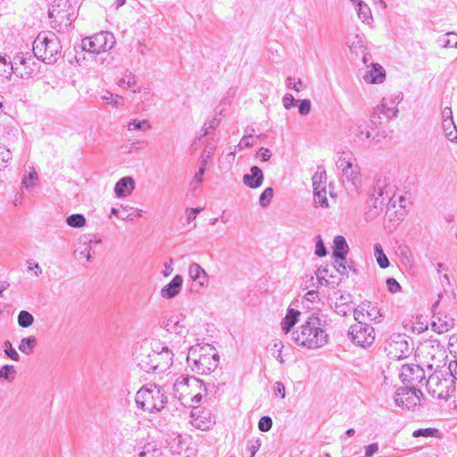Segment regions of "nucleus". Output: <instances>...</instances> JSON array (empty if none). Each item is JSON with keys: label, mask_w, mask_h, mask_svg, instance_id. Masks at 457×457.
I'll return each instance as SVG.
<instances>
[{"label": "nucleus", "mask_w": 457, "mask_h": 457, "mask_svg": "<svg viewBox=\"0 0 457 457\" xmlns=\"http://www.w3.org/2000/svg\"><path fill=\"white\" fill-rule=\"evenodd\" d=\"M368 308L369 303H365V302H362L360 305L353 309V317L354 320L357 321L356 324L369 325L366 322V320H368L366 315Z\"/></svg>", "instance_id": "b1692460"}, {"label": "nucleus", "mask_w": 457, "mask_h": 457, "mask_svg": "<svg viewBox=\"0 0 457 457\" xmlns=\"http://www.w3.org/2000/svg\"><path fill=\"white\" fill-rule=\"evenodd\" d=\"M273 195H274V190L272 187H267L266 189H264V191L261 194V195L259 197L260 205L263 208L267 207L270 204V201L273 198Z\"/></svg>", "instance_id": "ea45409f"}, {"label": "nucleus", "mask_w": 457, "mask_h": 457, "mask_svg": "<svg viewBox=\"0 0 457 457\" xmlns=\"http://www.w3.org/2000/svg\"><path fill=\"white\" fill-rule=\"evenodd\" d=\"M442 126L447 139L452 142L457 141V128L453 120L442 121Z\"/></svg>", "instance_id": "bb28decb"}, {"label": "nucleus", "mask_w": 457, "mask_h": 457, "mask_svg": "<svg viewBox=\"0 0 457 457\" xmlns=\"http://www.w3.org/2000/svg\"><path fill=\"white\" fill-rule=\"evenodd\" d=\"M136 403L145 411H159L167 403V396L161 386L151 385L150 387H142L137 391Z\"/></svg>", "instance_id": "39448f33"}, {"label": "nucleus", "mask_w": 457, "mask_h": 457, "mask_svg": "<svg viewBox=\"0 0 457 457\" xmlns=\"http://www.w3.org/2000/svg\"><path fill=\"white\" fill-rule=\"evenodd\" d=\"M183 285V277L176 275L166 286L161 290V295L165 299H172L181 290Z\"/></svg>", "instance_id": "ddd939ff"}, {"label": "nucleus", "mask_w": 457, "mask_h": 457, "mask_svg": "<svg viewBox=\"0 0 457 457\" xmlns=\"http://www.w3.org/2000/svg\"><path fill=\"white\" fill-rule=\"evenodd\" d=\"M223 385L224 384L215 385L213 382H207L206 384H204V392H205L206 395L208 394V392H210L214 396H216L220 393V387Z\"/></svg>", "instance_id": "3c124183"}, {"label": "nucleus", "mask_w": 457, "mask_h": 457, "mask_svg": "<svg viewBox=\"0 0 457 457\" xmlns=\"http://www.w3.org/2000/svg\"><path fill=\"white\" fill-rule=\"evenodd\" d=\"M206 168L204 167H199L198 171L194 176L192 184L200 185L204 181V174L205 172Z\"/></svg>", "instance_id": "0e129e2a"}, {"label": "nucleus", "mask_w": 457, "mask_h": 457, "mask_svg": "<svg viewBox=\"0 0 457 457\" xmlns=\"http://www.w3.org/2000/svg\"><path fill=\"white\" fill-rule=\"evenodd\" d=\"M422 393L413 386L398 388L395 393V403L397 406L408 410L420 404Z\"/></svg>", "instance_id": "6e6552de"}, {"label": "nucleus", "mask_w": 457, "mask_h": 457, "mask_svg": "<svg viewBox=\"0 0 457 457\" xmlns=\"http://www.w3.org/2000/svg\"><path fill=\"white\" fill-rule=\"evenodd\" d=\"M439 42L443 47H457V34L454 32H448L440 37Z\"/></svg>", "instance_id": "c9c22d12"}, {"label": "nucleus", "mask_w": 457, "mask_h": 457, "mask_svg": "<svg viewBox=\"0 0 457 457\" xmlns=\"http://www.w3.org/2000/svg\"><path fill=\"white\" fill-rule=\"evenodd\" d=\"M12 157V154L9 149L0 145V167L7 162Z\"/></svg>", "instance_id": "bf43d9fd"}, {"label": "nucleus", "mask_w": 457, "mask_h": 457, "mask_svg": "<svg viewBox=\"0 0 457 457\" xmlns=\"http://www.w3.org/2000/svg\"><path fill=\"white\" fill-rule=\"evenodd\" d=\"M387 289L391 293H396L401 290V285L394 278H388L386 281Z\"/></svg>", "instance_id": "5fc2aeb1"}, {"label": "nucleus", "mask_w": 457, "mask_h": 457, "mask_svg": "<svg viewBox=\"0 0 457 457\" xmlns=\"http://www.w3.org/2000/svg\"><path fill=\"white\" fill-rule=\"evenodd\" d=\"M18 325L22 328H27L34 323L33 315L28 311H21L17 318Z\"/></svg>", "instance_id": "2f4dec72"}, {"label": "nucleus", "mask_w": 457, "mask_h": 457, "mask_svg": "<svg viewBox=\"0 0 457 457\" xmlns=\"http://www.w3.org/2000/svg\"><path fill=\"white\" fill-rule=\"evenodd\" d=\"M327 183V173L323 167L319 166L318 170L312 176V187L313 191L319 190L320 188L326 189Z\"/></svg>", "instance_id": "5701e85b"}, {"label": "nucleus", "mask_w": 457, "mask_h": 457, "mask_svg": "<svg viewBox=\"0 0 457 457\" xmlns=\"http://www.w3.org/2000/svg\"><path fill=\"white\" fill-rule=\"evenodd\" d=\"M345 260L335 259V262H334V265H333L334 268L341 275H346L347 274V266L345 263Z\"/></svg>", "instance_id": "6e6d98bb"}, {"label": "nucleus", "mask_w": 457, "mask_h": 457, "mask_svg": "<svg viewBox=\"0 0 457 457\" xmlns=\"http://www.w3.org/2000/svg\"><path fill=\"white\" fill-rule=\"evenodd\" d=\"M272 390L275 395L280 396L281 399L286 397V388L282 382L277 381L272 386Z\"/></svg>", "instance_id": "603ef678"}, {"label": "nucleus", "mask_w": 457, "mask_h": 457, "mask_svg": "<svg viewBox=\"0 0 457 457\" xmlns=\"http://www.w3.org/2000/svg\"><path fill=\"white\" fill-rule=\"evenodd\" d=\"M300 314L301 312L297 310L291 308L287 310L286 317L283 319L281 322L282 330L286 334H287L292 329V328L296 324Z\"/></svg>", "instance_id": "aec40b11"}, {"label": "nucleus", "mask_w": 457, "mask_h": 457, "mask_svg": "<svg viewBox=\"0 0 457 457\" xmlns=\"http://www.w3.org/2000/svg\"><path fill=\"white\" fill-rule=\"evenodd\" d=\"M250 171L251 173L244 175V184L253 189L260 187L264 179L262 170L258 166H253Z\"/></svg>", "instance_id": "2eb2a0df"}, {"label": "nucleus", "mask_w": 457, "mask_h": 457, "mask_svg": "<svg viewBox=\"0 0 457 457\" xmlns=\"http://www.w3.org/2000/svg\"><path fill=\"white\" fill-rule=\"evenodd\" d=\"M187 362L192 371L199 375H204L217 369L220 356L211 345H196L189 348Z\"/></svg>", "instance_id": "f03ea898"}, {"label": "nucleus", "mask_w": 457, "mask_h": 457, "mask_svg": "<svg viewBox=\"0 0 457 457\" xmlns=\"http://www.w3.org/2000/svg\"><path fill=\"white\" fill-rule=\"evenodd\" d=\"M393 188L386 178H378L375 179L372 191L370 193V203L372 209L367 213L370 217H374L382 211L384 206L389 204L392 200Z\"/></svg>", "instance_id": "423d86ee"}, {"label": "nucleus", "mask_w": 457, "mask_h": 457, "mask_svg": "<svg viewBox=\"0 0 457 457\" xmlns=\"http://www.w3.org/2000/svg\"><path fill=\"white\" fill-rule=\"evenodd\" d=\"M4 352L8 358L14 361H20V355L17 353V351L12 347V345L11 344L10 341H5L4 343Z\"/></svg>", "instance_id": "37998d69"}, {"label": "nucleus", "mask_w": 457, "mask_h": 457, "mask_svg": "<svg viewBox=\"0 0 457 457\" xmlns=\"http://www.w3.org/2000/svg\"><path fill=\"white\" fill-rule=\"evenodd\" d=\"M90 243H85L83 245V249L79 250V248H77L75 250V254L79 256V258L85 257L87 262H90L92 260V254H91V244Z\"/></svg>", "instance_id": "a18cd8bd"}, {"label": "nucleus", "mask_w": 457, "mask_h": 457, "mask_svg": "<svg viewBox=\"0 0 457 457\" xmlns=\"http://www.w3.org/2000/svg\"><path fill=\"white\" fill-rule=\"evenodd\" d=\"M28 270H34L36 276H39L42 273V269L39 264L33 261H28Z\"/></svg>", "instance_id": "338daca9"}, {"label": "nucleus", "mask_w": 457, "mask_h": 457, "mask_svg": "<svg viewBox=\"0 0 457 457\" xmlns=\"http://www.w3.org/2000/svg\"><path fill=\"white\" fill-rule=\"evenodd\" d=\"M114 45V36L107 31H102L92 37L83 38L79 47L82 51L101 54L111 50Z\"/></svg>", "instance_id": "0eeeda50"}, {"label": "nucleus", "mask_w": 457, "mask_h": 457, "mask_svg": "<svg viewBox=\"0 0 457 457\" xmlns=\"http://www.w3.org/2000/svg\"><path fill=\"white\" fill-rule=\"evenodd\" d=\"M356 136L360 140L370 137V132L367 130L363 126L360 125L356 129Z\"/></svg>", "instance_id": "052dcab7"}, {"label": "nucleus", "mask_w": 457, "mask_h": 457, "mask_svg": "<svg viewBox=\"0 0 457 457\" xmlns=\"http://www.w3.org/2000/svg\"><path fill=\"white\" fill-rule=\"evenodd\" d=\"M51 19H54V21H59L60 25L64 27L70 26L74 21V12H68L67 10H55L53 9L48 12Z\"/></svg>", "instance_id": "a211bd4d"}, {"label": "nucleus", "mask_w": 457, "mask_h": 457, "mask_svg": "<svg viewBox=\"0 0 457 457\" xmlns=\"http://www.w3.org/2000/svg\"><path fill=\"white\" fill-rule=\"evenodd\" d=\"M29 61H32V54L31 53H17L13 57V62H10V64H14L15 67H17V63L24 66L25 64L29 63Z\"/></svg>", "instance_id": "a19ab883"}, {"label": "nucleus", "mask_w": 457, "mask_h": 457, "mask_svg": "<svg viewBox=\"0 0 457 457\" xmlns=\"http://www.w3.org/2000/svg\"><path fill=\"white\" fill-rule=\"evenodd\" d=\"M190 381L204 384L201 379L196 378L195 377L189 378L188 376H186V377L181 376L177 379V381L175 383V387H177L179 389V387L184 386H188Z\"/></svg>", "instance_id": "49530a36"}, {"label": "nucleus", "mask_w": 457, "mask_h": 457, "mask_svg": "<svg viewBox=\"0 0 457 457\" xmlns=\"http://www.w3.org/2000/svg\"><path fill=\"white\" fill-rule=\"evenodd\" d=\"M97 55H98V57L96 58V62H99L101 64L106 63L108 65L112 61V56L108 52H106L104 54H97Z\"/></svg>", "instance_id": "680f3d73"}, {"label": "nucleus", "mask_w": 457, "mask_h": 457, "mask_svg": "<svg viewBox=\"0 0 457 457\" xmlns=\"http://www.w3.org/2000/svg\"><path fill=\"white\" fill-rule=\"evenodd\" d=\"M174 354L167 346L156 345L155 349H145L139 354L138 366L144 371L162 373L173 363Z\"/></svg>", "instance_id": "7ed1b4c3"}, {"label": "nucleus", "mask_w": 457, "mask_h": 457, "mask_svg": "<svg viewBox=\"0 0 457 457\" xmlns=\"http://www.w3.org/2000/svg\"><path fill=\"white\" fill-rule=\"evenodd\" d=\"M325 320L317 315L310 316L301 327V331H294L292 339L299 345L309 349L323 346L328 342V335L323 329Z\"/></svg>", "instance_id": "f257e3e1"}, {"label": "nucleus", "mask_w": 457, "mask_h": 457, "mask_svg": "<svg viewBox=\"0 0 457 457\" xmlns=\"http://www.w3.org/2000/svg\"><path fill=\"white\" fill-rule=\"evenodd\" d=\"M16 370L12 365L5 364L0 368V378L7 381H12L15 378Z\"/></svg>", "instance_id": "4c0bfd02"}, {"label": "nucleus", "mask_w": 457, "mask_h": 457, "mask_svg": "<svg viewBox=\"0 0 457 457\" xmlns=\"http://www.w3.org/2000/svg\"><path fill=\"white\" fill-rule=\"evenodd\" d=\"M343 177L347 179L348 181H351L353 184H355V182L360 178V170L359 167L355 166L354 168L353 165H351V168H347L342 172Z\"/></svg>", "instance_id": "58836bf2"}, {"label": "nucleus", "mask_w": 457, "mask_h": 457, "mask_svg": "<svg viewBox=\"0 0 457 457\" xmlns=\"http://www.w3.org/2000/svg\"><path fill=\"white\" fill-rule=\"evenodd\" d=\"M162 326L169 332L179 333V331L177 330V328L180 327L179 321L174 322L172 320H167L163 321Z\"/></svg>", "instance_id": "4d7b16f0"}, {"label": "nucleus", "mask_w": 457, "mask_h": 457, "mask_svg": "<svg viewBox=\"0 0 457 457\" xmlns=\"http://www.w3.org/2000/svg\"><path fill=\"white\" fill-rule=\"evenodd\" d=\"M135 180L132 177H123L117 181L114 187V193L117 197H126L131 195L135 189Z\"/></svg>", "instance_id": "4468645a"}, {"label": "nucleus", "mask_w": 457, "mask_h": 457, "mask_svg": "<svg viewBox=\"0 0 457 457\" xmlns=\"http://www.w3.org/2000/svg\"><path fill=\"white\" fill-rule=\"evenodd\" d=\"M283 105L286 109L289 110L296 104V100L290 94H286L282 98Z\"/></svg>", "instance_id": "13d9d810"}, {"label": "nucleus", "mask_w": 457, "mask_h": 457, "mask_svg": "<svg viewBox=\"0 0 457 457\" xmlns=\"http://www.w3.org/2000/svg\"><path fill=\"white\" fill-rule=\"evenodd\" d=\"M403 99V94L402 92H398L394 96L387 98V102L392 105H396L401 103Z\"/></svg>", "instance_id": "774afa93"}, {"label": "nucleus", "mask_w": 457, "mask_h": 457, "mask_svg": "<svg viewBox=\"0 0 457 457\" xmlns=\"http://www.w3.org/2000/svg\"><path fill=\"white\" fill-rule=\"evenodd\" d=\"M351 341L360 346L370 345L375 340V331L370 325L354 324L348 330Z\"/></svg>", "instance_id": "9d476101"}, {"label": "nucleus", "mask_w": 457, "mask_h": 457, "mask_svg": "<svg viewBox=\"0 0 457 457\" xmlns=\"http://www.w3.org/2000/svg\"><path fill=\"white\" fill-rule=\"evenodd\" d=\"M389 103L387 102V98L384 97L381 104L378 105L376 111L373 112H379L384 114L388 120H392L397 116L398 109L395 106H389Z\"/></svg>", "instance_id": "412c9836"}, {"label": "nucleus", "mask_w": 457, "mask_h": 457, "mask_svg": "<svg viewBox=\"0 0 457 457\" xmlns=\"http://www.w3.org/2000/svg\"><path fill=\"white\" fill-rule=\"evenodd\" d=\"M313 200L315 205L320 206L322 208L328 207V200L326 196V189L324 190L323 187L313 191Z\"/></svg>", "instance_id": "f704fd0d"}, {"label": "nucleus", "mask_w": 457, "mask_h": 457, "mask_svg": "<svg viewBox=\"0 0 457 457\" xmlns=\"http://www.w3.org/2000/svg\"><path fill=\"white\" fill-rule=\"evenodd\" d=\"M145 454H152V456H160L161 450L157 447L154 442L145 444L139 449L137 457H145Z\"/></svg>", "instance_id": "7c9ffc66"}, {"label": "nucleus", "mask_w": 457, "mask_h": 457, "mask_svg": "<svg viewBox=\"0 0 457 457\" xmlns=\"http://www.w3.org/2000/svg\"><path fill=\"white\" fill-rule=\"evenodd\" d=\"M453 321L441 322V320H439V323H436V321L432 322L433 329L439 334H442L444 332L450 330L453 328Z\"/></svg>", "instance_id": "c03bdc74"}, {"label": "nucleus", "mask_w": 457, "mask_h": 457, "mask_svg": "<svg viewBox=\"0 0 457 457\" xmlns=\"http://www.w3.org/2000/svg\"><path fill=\"white\" fill-rule=\"evenodd\" d=\"M351 165H353V163L345 157H340L337 162V166L342 170V172L347 168H351Z\"/></svg>", "instance_id": "69168bd1"}, {"label": "nucleus", "mask_w": 457, "mask_h": 457, "mask_svg": "<svg viewBox=\"0 0 457 457\" xmlns=\"http://www.w3.org/2000/svg\"><path fill=\"white\" fill-rule=\"evenodd\" d=\"M272 420L270 416H262L258 422V428L262 432H268L272 428Z\"/></svg>", "instance_id": "09e8293b"}, {"label": "nucleus", "mask_w": 457, "mask_h": 457, "mask_svg": "<svg viewBox=\"0 0 457 457\" xmlns=\"http://www.w3.org/2000/svg\"><path fill=\"white\" fill-rule=\"evenodd\" d=\"M426 347L427 356L429 357L431 361V362L428 364V368L432 370L435 366L436 370H437L444 367L447 358L445 346L441 345L439 341L432 340L426 345Z\"/></svg>", "instance_id": "9b49d317"}, {"label": "nucleus", "mask_w": 457, "mask_h": 457, "mask_svg": "<svg viewBox=\"0 0 457 457\" xmlns=\"http://www.w3.org/2000/svg\"><path fill=\"white\" fill-rule=\"evenodd\" d=\"M66 223L71 228H80L86 225L87 220L83 214L75 213L66 218Z\"/></svg>", "instance_id": "c756f323"}, {"label": "nucleus", "mask_w": 457, "mask_h": 457, "mask_svg": "<svg viewBox=\"0 0 457 457\" xmlns=\"http://www.w3.org/2000/svg\"><path fill=\"white\" fill-rule=\"evenodd\" d=\"M298 112L301 115L304 116L310 113L312 103L309 99H301L296 102Z\"/></svg>", "instance_id": "de8ad7c7"}, {"label": "nucleus", "mask_w": 457, "mask_h": 457, "mask_svg": "<svg viewBox=\"0 0 457 457\" xmlns=\"http://www.w3.org/2000/svg\"><path fill=\"white\" fill-rule=\"evenodd\" d=\"M328 253L327 248L320 236L316 237L315 254L319 257H324Z\"/></svg>", "instance_id": "8fccbe9b"}, {"label": "nucleus", "mask_w": 457, "mask_h": 457, "mask_svg": "<svg viewBox=\"0 0 457 457\" xmlns=\"http://www.w3.org/2000/svg\"><path fill=\"white\" fill-rule=\"evenodd\" d=\"M188 274L193 281L197 282L200 287L205 285L208 280V275L205 270L195 262H193L189 265Z\"/></svg>", "instance_id": "6ab92c4d"}, {"label": "nucleus", "mask_w": 457, "mask_h": 457, "mask_svg": "<svg viewBox=\"0 0 457 457\" xmlns=\"http://www.w3.org/2000/svg\"><path fill=\"white\" fill-rule=\"evenodd\" d=\"M386 79V71L378 63H371V69L367 71L363 79L370 84L382 83Z\"/></svg>", "instance_id": "dca6fc26"}, {"label": "nucleus", "mask_w": 457, "mask_h": 457, "mask_svg": "<svg viewBox=\"0 0 457 457\" xmlns=\"http://www.w3.org/2000/svg\"><path fill=\"white\" fill-rule=\"evenodd\" d=\"M352 309L353 306L346 302L335 303L334 305V312L342 317L347 316Z\"/></svg>", "instance_id": "79ce46f5"}, {"label": "nucleus", "mask_w": 457, "mask_h": 457, "mask_svg": "<svg viewBox=\"0 0 457 457\" xmlns=\"http://www.w3.org/2000/svg\"><path fill=\"white\" fill-rule=\"evenodd\" d=\"M349 247L343 236H336L333 240V257L335 259L345 260Z\"/></svg>", "instance_id": "f3484780"}, {"label": "nucleus", "mask_w": 457, "mask_h": 457, "mask_svg": "<svg viewBox=\"0 0 457 457\" xmlns=\"http://www.w3.org/2000/svg\"><path fill=\"white\" fill-rule=\"evenodd\" d=\"M365 303H369V308L366 312L367 319L374 323H379L383 319L380 309L371 302L365 301Z\"/></svg>", "instance_id": "a878e982"}, {"label": "nucleus", "mask_w": 457, "mask_h": 457, "mask_svg": "<svg viewBox=\"0 0 457 457\" xmlns=\"http://www.w3.org/2000/svg\"><path fill=\"white\" fill-rule=\"evenodd\" d=\"M37 345V339L35 337L30 336L28 337H24L21 340L20 345L18 346L19 350L25 353L30 354Z\"/></svg>", "instance_id": "cd10ccee"}, {"label": "nucleus", "mask_w": 457, "mask_h": 457, "mask_svg": "<svg viewBox=\"0 0 457 457\" xmlns=\"http://www.w3.org/2000/svg\"><path fill=\"white\" fill-rule=\"evenodd\" d=\"M62 45L54 33H39L33 42V55L47 64L55 63L61 57Z\"/></svg>", "instance_id": "20e7f679"}, {"label": "nucleus", "mask_w": 457, "mask_h": 457, "mask_svg": "<svg viewBox=\"0 0 457 457\" xmlns=\"http://www.w3.org/2000/svg\"><path fill=\"white\" fill-rule=\"evenodd\" d=\"M127 128L129 130H140V131H146L151 129V125L147 120H131L128 125Z\"/></svg>", "instance_id": "72a5a7b5"}, {"label": "nucleus", "mask_w": 457, "mask_h": 457, "mask_svg": "<svg viewBox=\"0 0 457 457\" xmlns=\"http://www.w3.org/2000/svg\"><path fill=\"white\" fill-rule=\"evenodd\" d=\"M17 70L18 67H15L14 64H10L6 57L0 54V77L11 79L13 73L17 74Z\"/></svg>", "instance_id": "4be33fe9"}, {"label": "nucleus", "mask_w": 457, "mask_h": 457, "mask_svg": "<svg viewBox=\"0 0 457 457\" xmlns=\"http://www.w3.org/2000/svg\"><path fill=\"white\" fill-rule=\"evenodd\" d=\"M37 179V175L36 172L29 173V177H25L22 180V184L25 186V187H29L30 186H34L36 180Z\"/></svg>", "instance_id": "e2e57ef3"}, {"label": "nucleus", "mask_w": 457, "mask_h": 457, "mask_svg": "<svg viewBox=\"0 0 457 457\" xmlns=\"http://www.w3.org/2000/svg\"><path fill=\"white\" fill-rule=\"evenodd\" d=\"M261 440L260 438H255L248 441V450L251 453L250 457H254L255 453L259 451L261 447Z\"/></svg>", "instance_id": "864d4df0"}, {"label": "nucleus", "mask_w": 457, "mask_h": 457, "mask_svg": "<svg viewBox=\"0 0 457 457\" xmlns=\"http://www.w3.org/2000/svg\"><path fill=\"white\" fill-rule=\"evenodd\" d=\"M24 71L15 74L17 77L21 79H29L34 76V74L38 71L39 66L37 62L34 61V55L32 54V61H29V63L25 64Z\"/></svg>", "instance_id": "393cba45"}, {"label": "nucleus", "mask_w": 457, "mask_h": 457, "mask_svg": "<svg viewBox=\"0 0 457 457\" xmlns=\"http://www.w3.org/2000/svg\"><path fill=\"white\" fill-rule=\"evenodd\" d=\"M374 255L377 259V262L380 268L386 269L390 265L389 260L380 244H376L374 245Z\"/></svg>", "instance_id": "c85d7f7f"}, {"label": "nucleus", "mask_w": 457, "mask_h": 457, "mask_svg": "<svg viewBox=\"0 0 457 457\" xmlns=\"http://www.w3.org/2000/svg\"><path fill=\"white\" fill-rule=\"evenodd\" d=\"M386 350L391 359L402 360L411 355L413 347L410 346L405 335L397 334L391 337V340L387 343Z\"/></svg>", "instance_id": "1a4fd4ad"}, {"label": "nucleus", "mask_w": 457, "mask_h": 457, "mask_svg": "<svg viewBox=\"0 0 457 457\" xmlns=\"http://www.w3.org/2000/svg\"><path fill=\"white\" fill-rule=\"evenodd\" d=\"M440 435V431L434 428H419L413 431V437H438Z\"/></svg>", "instance_id": "e433bc0d"}, {"label": "nucleus", "mask_w": 457, "mask_h": 457, "mask_svg": "<svg viewBox=\"0 0 457 457\" xmlns=\"http://www.w3.org/2000/svg\"><path fill=\"white\" fill-rule=\"evenodd\" d=\"M400 378L407 386H416L425 379V371L416 364H406L402 367Z\"/></svg>", "instance_id": "f8f14e48"}, {"label": "nucleus", "mask_w": 457, "mask_h": 457, "mask_svg": "<svg viewBox=\"0 0 457 457\" xmlns=\"http://www.w3.org/2000/svg\"><path fill=\"white\" fill-rule=\"evenodd\" d=\"M357 14L358 17L367 24H370L373 21L371 11L365 3L357 7Z\"/></svg>", "instance_id": "473e14b6"}]
</instances>
